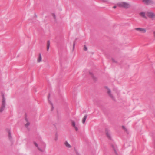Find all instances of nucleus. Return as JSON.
I'll return each instance as SVG.
<instances>
[{
    "mask_svg": "<svg viewBox=\"0 0 155 155\" xmlns=\"http://www.w3.org/2000/svg\"><path fill=\"white\" fill-rule=\"evenodd\" d=\"M3 99L2 101V105L0 108V112H2L5 106V99L4 94H2Z\"/></svg>",
    "mask_w": 155,
    "mask_h": 155,
    "instance_id": "nucleus-1",
    "label": "nucleus"
},
{
    "mask_svg": "<svg viewBox=\"0 0 155 155\" xmlns=\"http://www.w3.org/2000/svg\"><path fill=\"white\" fill-rule=\"evenodd\" d=\"M119 6L124 8H127L130 7V5L127 3L125 2H121L118 4Z\"/></svg>",
    "mask_w": 155,
    "mask_h": 155,
    "instance_id": "nucleus-2",
    "label": "nucleus"
},
{
    "mask_svg": "<svg viewBox=\"0 0 155 155\" xmlns=\"http://www.w3.org/2000/svg\"><path fill=\"white\" fill-rule=\"evenodd\" d=\"M34 144L36 147H38V149L41 152H43L44 151V150H45L46 146V144L45 143H42V148L43 149V150L41 149L38 147V144L36 142H34Z\"/></svg>",
    "mask_w": 155,
    "mask_h": 155,
    "instance_id": "nucleus-3",
    "label": "nucleus"
},
{
    "mask_svg": "<svg viewBox=\"0 0 155 155\" xmlns=\"http://www.w3.org/2000/svg\"><path fill=\"white\" fill-rule=\"evenodd\" d=\"M146 15L149 17L150 18L155 17V14L152 12H147Z\"/></svg>",
    "mask_w": 155,
    "mask_h": 155,
    "instance_id": "nucleus-4",
    "label": "nucleus"
},
{
    "mask_svg": "<svg viewBox=\"0 0 155 155\" xmlns=\"http://www.w3.org/2000/svg\"><path fill=\"white\" fill-rule=\"evenodd\" d=\"M143 2L147 5H151L153 4V2L152 0H143Z\"/></svg>",
    "mask_w": 155,
    "mask_h": 155,
    "instance_id": "nucleus-5",
    "label": "nucleus"
},
{
    "mask_svg": "<svg viewBox=\"0 0 155 155\" xmlns=\"http://www.w3.org/2000/svg\"><path fill=\"white\" fill-rule=\"evenodd\" d=\"M135 29L137 31H140L143 32L145 33L146 31V30L145 28H136Z\"/></svg>",
    "mask_w": 155,
    "mask_h": 155,
    "instance_id": "nucleus-6",
    "label": "nucleus"
},
{
    "mask_svg": "<svg viewBox=\"0 0 155 155\" xmlns=\"http://www.w3.org/2000/svg\"><path fill=\"white\" fill-rule=\"evenodd\" d=\"M106 88H107L108 90V93L109 95V96L112 98L113 99H114V97L112 95V94L111 93V90L110 89H109L107 87H105Z\"/></svg>",
    "mask_w": 155,
    "mask_h": 155,
    "instance_id": "nucleus-7",
    "label": "nucleus"
},
{
    "mask_svg": "<svg viewBox=\"0 0 155 155\" xmlns=\"http://www.w3.org/2000/svg\"><path fill=\"white\" fill-rule=\"evenodd\" d=\"M50 97V94H49V95L48 96V100L49 102L50 103L51 105V110L52 111V110H53L54 109V107H53V104L51 102V101L50 100H49Z\"/></svg>",
    "mask_w": 155,
    "mask_h": 155,
    "instance_id": "nucleus-8",
    "label": "nucleus"
},
{
    "mask_svg": "<svg viewBox=\"0 0 155 155\" xmlns=\"http://www.w3.org/2000/svg\"><path fill=\"white\" fill-rule=\"evenodd\" d=\"M140 14L144 18L147 19V18L145 15V14L144 12H142L140 13Z\"/></svg>",
    "mask_w": 155,
    "mask_h": 155,
    "instance_id": "nucleus-9",
    "label": "nucleus"
},
{
    "mask_svg": "<svg viewBox=\"0 0 155 155\" xmlns=\"http://www.w3.org/2000/svg\"><path fill=\"white\" fill-rule=\"evenodd\" d=\"M50 41L49 40L48 41H47V51H48L49 50V47H50Z\"/></svg>",
    "mask_w": 155,
    "mask_h": 155,
    "instance_id": "nucleus-10",
    "label": "nucleus"
},
{
    "mask_svg": "<svg viewBox=\"0 0 155 155\" xmlns=\"http://www.w3.org/2000/svg\"><path fill=\"white\" fill-rule=\"evenodd\" d=\"M87 117V115H85L84 116V118H83V120H82V122L83 123H84L85 122Z\"/></svg>",
    "mask_w": 155,
    "mask_h": 155,
    "instance_id": "nucleus-11",
    "label": "nucleus"
},
{
    "mask_svg": "<svg viewBox=\"0 0 155 155\" xmlns=\"http://www.w3.org/2000/svg\"><path fill=\"white\" fill-rule=\"evenodd\" d=\"M65 144L66 147L68 148H71V146L68 143L67 141H66L65 143Z\"/></svg>",
    "mask_w": 155,
    "mask_h": 155,
    "instance_id": "nucleus-12",
    "label": "nucleus"
},
{
    "mask_svg": "<svg viewBox=\"0 0 155 155\" xmlns=\"http://www.w3.org/2000/svg\"><path fill=\"white\" fill-rule=\"evenodd\" d=\"M41 59H42L41 56V54H39V57L37 60L38 62H40L41 61Z\"/></svg>",
    "mask_w": 155,
    "mask_h": 155,
    "instance_id": "nucleus-13",
    "label": "nucleus"
},
{
    "mask_svg": "<svg viewBox=\"0 0 155 155\" xmlns=\"http://www.w3.org/2000/svg\"><path fill=\"white\" fill-rule=\"evenodd\" d=\"M26 121L27 122V123L25 125L26 127H28L30 124V123L28 122V120L27 118H25V119Z\"/></svg>",
    "mask_w": 155,
    "mask_h": 155,
    "instance_id": "nucleus-14",
    "label": "nucleus"
},
{
    "mask_svg": "<svg viewBox=\"0 0 155 155\" xmlns=\"http://www.w3.org/2000/svg\"><path fill=\"white\" fill-rule=\"evenodd\" d=\"M89 74L90 75H91V76H92V78H93V79H94V81H96V78L95 77L93 74L91 73V72H89Z\"/></svg>",
    "mask_w": 155,
    "mask_h": 155,
    "instance_id": "nucleus-15",
    "label": "nucleus"
},
{
    "mask_svg": "<svg viewBox=\"0 0 155 155\" xmlns=\"http://www.w3.org/2000/svg\"><path fill=\"white\" fill-rule=\"evenodd\" d=\"M8 136L9 139H11V131L10 130H8Z\"/></svg>",
    "mask_w": 155,
    "mask_h": 155,
    "instance_id": "nucleus-16",
    "label": "nucleus"
},
{
    "mask_svg": "<svg viewBox=\"0 0 155 155\" xmlns=\"http://www.w3.org/2000/svg\"><path fill=\"white\" fill-rule=\"evenodd\" d=\"M106 134L108 137L111 139V137L110 134L108 132H106Z\"/></svg>",
    "mask_w": 155,
    "mask_h": 155,
    "instance_id": "nucleus-17",
    "label": "nucleus"
},
{
    "mask_svg": "<svg viewBox=\"0 0 155 155\" xmlns=\"http://www.w3.org/2000/svg\"><path fill=\"white\" fill-rule=\"evenodd\" d=\"M112 147L113 148V149L114 150L115 153H116V154H117V153L116 150V149L115 147L114 146H112Z\"/></svg>",
    "mask_w": 155,
    "mask_h": 155,
    "instance_id": "nucleus-18",
    "label": "nucleus"
},
{
    "mask_svg": "<svg viewBox=\"0 0 155 155\" xmlns=\"http://www.w3.org/2000/svg\"><path fill=\"white\" fill-rule=\"evenodd\" d=\"M84 49L85 51H87V48L85 45H84Z\"/></svg>",
    "mask_w": 155,
    "mask_h": 155,
    "instance_id": "nucleus-19",
    "label": "nucleus"
},
{
    "mask_svg": "<svg viewBox=\"0 0 155 155\" xmlns=\"http://www.w3.org/2000/svg\"><path fill=\"white\" fill-rule=\"evenodd\" d=\"M72 125L73 127H75V123L74 121H72Z\"/></svg>",
    "mask_w": 155,
    "mask_h": 155,
    "instance_id": "nucleus-20",
    "label": "nucleus"
},
{
    "mask_svg": "<svg viewBox=\"0 0 155 155\" xmlns=\"http://www.w3.org/2000/svg\"><path fill=\"white\" fill-rule=\"evenodd\" d=\"M52 15H53V16L54 17V19H55V18H56V16H55V14L54 13H53V14H52Z\"/></svg>",
    "mask_w": 155,
    "mask_h": 155,
    "instance_id": "nucleus-21",
    "label": "nucleus"
},
{
    "mask_svg": "<svg viewBox=\"0 0 155 155\" xmlns=\"http://www.w3.org/2000/svg\"><path fill=\"white\" fill-rule=\"evenodd\" d=\"M75 42H74L73 45V48L75 47Z\"/></svg>",
    "mask_w": 155,
    "mask_h": 155,
    "instance_id": "nucleus-22",
    "label": "nucleus"
},
{
    "mask_svg": "<svg viewBox=\"0 0 155 155\" xmlns=\"http://www.w3.org/2000/svg\"><path fill=\"white\" fill-rule=\"evenodd\" d=\"M74 127L75 128L76 130V131H77L78 130V127L75 126V127Z\"/></svg>",
    "mask_w": 155,
    "mask_h": 155,
    "instance_id": "nucleus-23",
    "label": "nucleus"
},
{
    "mask_svg": "<svg viewBox=\"0 0 155 155\" xmlns=\"http://www.w3.org/2000/svg\"><path fill=\"white\" fill-rule=\"evenodd\" d=\"M122 128H123V129H124V130H127V129H126L125 128V126H122Z\"/></svg>",
    "mask_w": 155,
    "mask_h": 155,
    "instance_id": "nucleus-24",
    "label": "nucleus"
},
{
    "mask_svg": "<svg viewBox=\"0 0 155 155\" xmlns=\"http://www.w3.org/2000/svg\"><path fill=\"white\" fill-rule=\"evenodd\" d=\"M112 60L113 62H116V61L114 59H112Z\"/></svg>",
    "mask_w": 155,
    "mask_h": 155,
    "instance_id": "nucleus-25",
    "label": "nucleus"
},
{
    "mask_svg": "<svg viewBox=\"0 0 155 155\" xmlns=\"http://www.w3.org/2000/svg\"><path fill=\"white\" fill-rule=\"evenodd\" d=\"M56 136H57V138H55V140H57V137H58V136L57 135V134H56Z\"/></svg>",
    "mask_w": 155,
    "mask_h": 155,
    "instance_id": "nucleus-26",
    "label": "nucleus"
},
{
    "mask_svg": "<svg viewBox=\"0 0 155 155\" xmlns=\"http://www.w3.org/2000/svg\"><path fill=\"white\" fill-rule=\"evenodd\" d=\"M113 8H116V6H113Z\"/></svg>",
    "mask_w": 155,
    "mask_h": 155,
    "instance_id": "nucleus-27",
    "label": "nucleus"
},
{
    "mask_svg": "<svg viewBox=\"0 0 155 155\" xmlns=\"http://www.w3.org/2000/svg\"><path fill=\"white\" fill-rule=\"evenodd\" d=\"M153 34L154 35V37L155 38V31L153 32Z\"/></svg>",
    "mask_w": 155,
    "mask_h": 155,
    "instance_id": "nucleus-28",
    "label": "nucleus"
}]
</instances>
